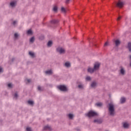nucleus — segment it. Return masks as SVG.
Returning <instances> with one entry per match:
<instances>
[{
	"instance_id": "9",
	"label": "nucleus",
	"mask_w": 131,
	"mask_h": 131,
	"mask_svg": "<svg viewBox=\"0 0 131 131\" xmlns=\"http://www.w3.org/2000/svg\"><path fill=\"white\" fill-rule=\"evenodd\" d=\"M45 73L47 75H52V74H53V70H48L45 71Z\"/></svg>"
},
{
	"instance_id": "12",
	"label": "nucleus",
	"mask_w": 131,
	"mask_h": 131,
	"mask_svg": "<svg viewBox=\"0 0 131 131\" xmlns=\"http://www.w3.org/2000/svg\"><path fill=\"white\" fill-rule=\"evenodd\" d=\"M115 43L116 45V47H118V46H119V45H120V41L118 39L116 40L115 41Z\"/></svg>"
},
{
	"instance_id": "3",
	"label": "nucleus",
	"mask_w": 131,
	"mask_h": 131,
	"mask_svg": "<svg viewBox=\"0 0 131 131\" xmlns=\"http://www.w3.org/2000/svg\"><path fill=\"white\" fill-rule=\"evenodd\" d=\"M57 89L62 92H66V91H67V88L63 85L58 86Z\"/></svg>"
},
{
	"instance_id": "21",
	"label": "nucleus",
	"mask_w": 131,
	"mask_h": 131,
	"mask_svg": "<svg viewBox=\"0 0 131 131\" xmlns=\"http://www.w3.org/2000/svg\"><path fill=\"white\" fill-rule=\"evenodd\" d=\"M53 45V42L52 41H49L48 43V47H52Z\"/></svg>"
},
{
	"instance_id": "35",
	"label": "nucleus",
	"mask_w": 131,
	"mask_h": 131,
	"mask_svg": "<svg viewBox=\"0 0 131 131\" xmlns=\"http://www.w3.org/2000/svg\"><path fill=\"white\" fill-rule=\"evenodd\" d=\"M26 130L27 131H31V128H30V127H27Z\"/></svg>"
},
{
	"instance_id": "26",
	"label": "nucleus",
	"mask_w": 131,
	"mask_h": 131,
	"mask_svg": "<svg viewBox=\"0 0 131 131\" xmlns=\"http://www.w3.org/2000/svg\"><path fill=\"white\" fill-rule=\"evenodd\" d=\"M51 127L49 125H46L44 127V129L47 130V129H50Z\"/></svg>"
},
{
	"instance_id": "32",
	"label": "nucleus",
	"mask_w": 131,
	"mask_h": 131,
	"mask_svg": "<svg viewBox=\"0 0 131 131\" xmlns=\"http://www.w3.org/2000/svg\"><path fill=\"white\" fill-rule=\"evenodd\" d=\"M18 36H19V35L18 34V33H15L14 34L15 38H18Z\"/></svg>"
},
{
	"instance_id": "41",
	"label": "nucleus",
	"mask_w": 131,
	"mask_h": 131,
	"mask_svg": "<svg viewBox=\"0 0 131 131\" xmlns=\"http://www.w3.org/2000/svg\"><path fill=\"white\" fill-rule=\"evenodd\" d=\"M0 72H3V69L0 68Z\"/></svg>"
},
{
	"instance_id": "28",
	"label": "nucleus",
	"mask_w": 131,
	"mask_h": 131,
	"mask_svg": "<svg viewBox=\"0 0 131 131\" xmlns=\"http://www.w3.org/2000/svg\"><path fill=\"white\" fill-rule=\"evenodd\" d=\"M34 39H35L34 37H31L30 39V42H33L34 41Z\"/></svg>"
},
{
	"instance_id": "39",
	"label": "nucleus",
	"mask_w": 131,
	"mask_h": 131,
	"mask_svg": "<svg viewBox=\"0 0 131 131\" xmlns=\"http://www.w3.org/2000/svg\"><path fill=\"white\" fill-rule=\"evenodd\" d=\"M69 2H70V0H66V4H69Z\"/></svg>"
},
{
	"instance_id": "34",
	"label": "nucleus",
	"mask_w": 131,
	"mask_h": 131,
	"mask_svg": "<svg viewBox=\"0 0 131 131\" xmlns=\"http://www.w3.org/2000/svg\"><path fill=\"white\" fill-rule=\"evenodd\" d=\"M30 81H31V79H27L26 80V82H27L28 83H29V82H30Z\"/></svg>"
},
{
	"instance_id": "16",
	"label": "nucleus",
	"mask_w": 131,
	"mask_h": 131,
	"mask_svg": "<svg viewBox=\"0 0 131 131\" xmlns=\"http://www.w3.org/2000/svg\"><path fill=\"white\" fill-rule=\"evenodd\" d=\"M94 122L96 123H102V120L100 119H96L94 120Z\"/></svg>"
},
{
	"instance_id": "27",
	"label": "nucleus",
	"mask_w": 131,
	"mask_h": 131,
	"mask_svg": "<svg viewBox=\"0 0 131 131\" xmlns=\"http://www.w3.org/2000/svg\"><path fill=\"white\" fill-rule=\"evenodd\" d=\"M28 104H29V105H33V103H34L33 101L31 100H29L28 101Z\"/></svg>"
},
{
	"instance_id": "10",
	"label": "nucleus",
	"mask_w": 131,
	"mask_h": 131,
	"mask_svg": "<svg viewBox=\"0 0 131 131\" xmlns=\"http://www.w3.org/2000/svg\"><path fill=\"white\" fill-rule=\"evenodd\" d=\"M120 72L121 74H122V75H124V74H125V70H124V69H123V68H121Z\"/></svg>"
},
{
	"instance_id": "18",
	"label": "nucleus",
	"mask_w": 131,
	"mask_h": 131,
	"mask_svg": "<svg viewBox=\"0 0 131 131\" xmlns=\"http://www.w3.org/2000/svg\"><path fill=\"white\" fill-rule=\"evenodd\" d=\"M79 89H80L81 90H82L84 88V85L82 84H80L78 85Z\"/></svg>"
},
{
	"instance_id": "30",
	"label": "nucleus",
	"mask_w": 131,
	"mask_h": 131,
	"mask_svg": "<svg viewBox=\"0 0 131 131\" xmlns=\"http://www.w3.org/2000/svg\"><path fill=\"white\" fill-rule=\"evenodd\" d=\"M27 34H32V31H31V30H28Z\"/></svg>"
},
{
	"instance_id": "29",
	"label": "nucleus",
	"mask_w": 131,
	"mask_h": 131,
	"mask_svg": "<svg viewBox=\"0 0 131 131\" xmlns=\"http://www.w3.org/2000/svg\"><path fill=\"white\" fill-rule=\"evenodd\" d=\"M92 79V78H91V77L88 76L86 77V80H88V81H90V80H91Z\"/></svg>"
},
{
	"instance_id": "6",
	"label": "nucleus",
	"mask_w": 131,
	"mask_h": 131,
	"mask_svg": "<svg viewBox=\"0 0 131 131\" xmlns=\"http://www.w3.org/2000/svg\"><path fill=\"white\" fill-rule=\"evenodd\" d=\"M57 51L59 54H64L65 49L64 48H62L61 47H59L57 49Z\"/></svg>"
},
{
	"instance_id": "31",
	"label": "nucleus",
	"mask_w": 131,
	"mask_h": 131,
	"mask_svg": "<svg viewBox=\"0 0 131 131\" xmlns=\"http://www.w3.org/2000/svg\"><path fill=\"white\" fill-rule=\"evenodd\" d=\"M17 98H18V94L15 93L14 95V99H17Z\"/></svg>"
},
{
	"instance_id": "11",
	"label": "nucleus",
	"mask_w": 131,
	"mask_h": 131,
	"mask_svg": "<svg viewBox=\"0 0 131 131\" xmlns=\"http://www.w3.org/2000/svg\"><path fill=\"white\" fill-rule=\"evenodd\" d=\"M16 4H17L16 1H12L10 3V6L12 7H15L16 6Z\"/></svg>"
},
{
	"instance_id": "38",
	"label": "nucleus",
	"mask_w": 131,
	"mask_h": 131,
	"mask_svg": "<svg viewBox=\"0 0 131 131\" xmlns=\"http://www.w3.org/2000/svg\"><path fill=\"white\" fill-rule=\"evenodd\" d=\"M38 91H41V87H40V86H38Z\"/></svg>"
},
{
	"instance_id": "23",
	"label": "nucleus",
	"mask_w": 131,
	"mask_h": 131,
	"mask_svg": "<svg viewBox=\"0 0 131 131\" xmlns=\"http://www.w3.org/2000/svg\"><path fill=\"white\" fill-rule=\"evenodd\" d=\"M30 56H31V57H32V58H34V53L32 52H30L29 53Z\"/></svg>"
},
{
	"instance_id": "8",
	"label": "nucleus",
	"mask_w": 131,
	"mask_h": 131,
	"mask_svg": "<svg viewBox=\"0 0 131 131\" xmlns=\"http://www.w3.org/2000/svg\"><path fill=\"white\" fill-rule=\"evenodd\" d=\"M95 69L94 68H92L91 67H89L88 69V72L90 73H94L95 72Z\"/></svg>"
},
{
	"instance_id": "33",
	"label": "nucleus",
	"mask_w": 131,
	"mask_h": 131,
	"mask_svg": "<svg viewBox=\"0 0 131 131\" xmlns=\"http://www.w3.org/2000/svg\"><path fill=\"white\" fill-rule=\"evenodd\" d=\"M13 25H14V26H16V25H17V21H14L13 23Z\"/></svg>"
},
{
	"instance_id": "40",
	"label": "nucleus",
	"mask_w": 131,
	"mask_h": 131,
	"mask_svg": "<svg viewBox=\"0 0 131 131\" xmlns=\"http://www.w3.org/2000/svg\"><path fill=\"white\" fill-rule=\"evenodd\" d=\"M120 19H121V16H119L117 18V21H119V20H120Z\"/></svg>"
},
{
	"instance_id": "15",
	"label": "nucleus",
	"mask_w": 131,
	"mask_h": 131,
	"mask_svg": "<svg viewBox=\"0 0 131 131\" xmlns=\"http://www.w3.org/2000/svg\"><path fill=\"white\" fill-rule=\"evenodd\" d=\"M97 85V83L96 82H93L91 84V88H96Z\"/></svg>"
},
{
	"instance_id": "20",
	"label": "nucleus",
	"mask_w": 131,
	"mask_h": 131,
	"mask_svg": "<svg viewBox=\"0 0 131 131\" xmlns=\"http://www.w3.org/2000/svg\"><path fill=\"white\" fill-rule=\"evenodd\" d=\"M58 22H59V21L58 20H56V19H54L51 21V23H53V24H56L58 23Z\"/></svg>"
},
{
	"instance_id": "4",
	"label": "nucleus",
	"mask_w": 131,
	"mask_h": 131,
	"mask_svg": "<svg viewBox=\"0 0 131 131\" xmlns=\"http://www.w3.org/2000/svg\"><path fill=\"white\" fill-rule=\"evenodd\" d=\"M100 65H101V64H100V63H99V62H96L94 64L93 69H94L95 71H97V70L99 69Z\"/></svg>"
},
{
	"instance_id": "24",
	"label": "nucleus",
	"mask_w": 131,
	"mask_h": 131,
	"mask_svg": "<svg viewBox=\"0 0 131 131\" xmlns=\"http://www.w3.org/2000/svg\"><path fill=\"white\" fill-rule=\"evenodd\" d=\"M61 11L62 13H66V9L64 7H61Z\"/></svg>"
},
{
	"instance_id": "14",
	"label": "nucleus",
	"mask_w": 131,
	"mask_h": 131,
	"mask_svg": "<svg viewBox=\"0 0 131 131\" xmlns=\"http://www.w3.org/2000/svg\"><path fill=\"white\" fill-rule=\"evenodd\" d=\"M120 102L121 104H123L125 102V98L124 97H122L120 99Z\"/></svg>"
},
{
	"instance_id": "36",
	"label": "nucleus",
	"mask_w": 131,
	"mask_h": 131,
	"mask_svg": "<svg viewBox=\"0 0 131 131\" xmlns=\"http://www.w3.org/2000/svg\"><path fill=\"white\" fill-rule=\"evenodd\" d=\"M8 86V88H12V83H9Z\"/></svg>"
},
{
	"instance_id": "25",
	"label": "nucleus",
	"mask_w": 131,
	"mask_h": 131,
	"mask_svg": "<svg viewBox=\"0 0 131 131\" xmlns=\"http://www.w3.org/2000/svg\"><path fill=\"white\" fill-rule=\"evenodd\" d=\"M54 12H57L58 11V7L57 6H54L53 9Z\"/></svg>"
},
{
	"instance_id": "2",
	"label": "nucleus",
	"mask_w": 131,
	"mask_h": 131,
	"mask_svg": "<svg viewBox=\"0 0 131 131\" xmlns=\"http://www.w3.org/2000/svg\"><path fill=\"white\" fill-rule=\"evenodd\" d=\"M85 115L87 117H94V116H98V114L97 113V112L90 111L89 112L86 113Z\"/></svg>"
},
{
	"instance_id": "17",
	"label": "nucleus",
	"mask_w": 131,
	"mask_h": 131,
	"mask_svg": "<svg viewBox=\"0 0 131 131\" xmlns=\"http://www.w3.org/2000/svg\"><path fill=\"white\" fill-rule=\"evenodd\" d=\"M74 116L73 114H69L68 115V117H69V119H73Z\"/></svg>"
},
{
	"instance_id": "19",
	"label": "nucleus",
	"mask_w": 131,
	"mask_h": 131,
	"mask_svg": "<svg viewBox=\"0 0 131 131\" xmlns=\"http://www.w3.org/2000/svg\"><path fill=\"white\" fill-rule=\"evenodd\" d=\"M102 105H103V103H102L101 102H98L96 103V105H97V107H101Z\"/></svg>"
},
{
	"instance_id": "7",
	"label": "nucleus",
	"mask_w": 131,
	"mask_h": 131,
	"mask_svg": "<svg viewBox=\"0 0 131 131\" xmlns=\"http://www.w3.org/2000/svg\"><path fill=\"white\" fill-rule=\"evenodd\" d=\"M129 124L127 122L123 123V127L124 128H129Z\"/></svg>"
},
{
	"instance_id": "5",
	"label": "nucleus",
	"mask_w": 131,
	"mask_h": 131,
	"mask_svg": "<svg viewBox=\"0 0 131 131\" xmlns=\"http://www.w3.org/2000/svg\"><path fill=\"white\" fill-rule=\"evenodd\" d=\"M123 6H124V3L121 1H119L116 4V6L118 7V8H122Z\"/></svg>"
},
{
	"instance_id": "13",
	"label": "nucleus",
	"mask_w": 131,
	"mask_h": 131,
	"mask_svg": "<svg viewBox=\"0 0 131 131\" xmlns=\"http://www.w3.org/2000/svg\"><path fill=\"white\" fill-rule=\"evenodd\" d=\"M64 66H66V67L69 68L71 66V65L70 64V62H67L64 63Z\"/></svg>"
},
{
	"instance_id": "22",
	"label": "nucleus",
	"mask_w": 131,
	"mask_h": 131,
	"mask_svg": "<svg viewBox=\"0 0 131 131\" xmlns=\"http://www.w3.org/2000/svg\"><path fill=\"white\" fill-rule=\"evenodd\" d=\"M128 49L129 52H131V43L130 42H129L128 43Z\"/></svg>"
},
{
	"instance_id": "37",
	"label": "nucleus",
	"mask_w": 131,
	"mask_h": 131,
	"mask_svg": "<svg viewBox=\"0 0 131 131\" xmlns=\"http://www.w3.org/2000/svg\"><path fill=\"white\" fill-rule=\"evenodd\" d=\"M108 42H106L105 43H104V47H107V46H108Z\"/></svg>"
},
{
	"instance_id": "1",
	"label": "nucleus",
	"mask_w": 131,
	"mask_h": 131,
	"mask_svg": "<svg viewBox=\"0 0 131 131\" xmlns=\"http://www.w3.org/2000/svg\"><path fill=\"white\" fill-rule=\"evenodd\" d=\"M108 113L111 116H114L115 114V108L114 107V104L111 103L108 104Z\"/></svg>"
}]
</instances>
